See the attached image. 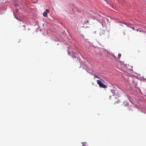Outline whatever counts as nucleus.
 Instances as JSON below:
<instances>
[{"mask_svg":"<svg viewBox=\"0 0 146 146\" xmlns=\"http://www.w3.org/2000/svg\"><path fill=\"white\" fill-rule=\"evenodd\" d=\"M97 83L99 85V86L103 88H107V86L105 84H103L102 82L100 80H98L97 81Z\"/></svg>","mask_w":146,"mask_h":146,"instance_id":"1","label":"nucleus"},{"mask_svg":"<svg viewBox=\"0 0 146 146\" xmlns=\"http://www.w3.org/2000/svg\"><path fill=\"white\" fill-rule=\"evenodd\" d=\"M124 106H129V104L128 103H127L126 102H123Z\"/></svg>","mask_w":146,"mask_h":146,"instance_id":"2","label":"nucleus"},{"mask_svg":"<svg viewBox=\"0 0 146 146\" xmlns=\"http://www.w3.org/2000/svg\"><path fill=\"white\" fill-rule=\"evenodd\" d=\"M47 13L46 12H44L43 13V15L44 17H47Z\"/></svg>","mask_w":146,"mask_h":146,"instance_id":"3","label":"nucleus"},{"mask_svg":"<svg viewBox=\"0 0 146 146\" xmlns=\"http://www.w3.org/2000/svg\"><path fill=\"white\" fill-rule=\"evenodd\" d=\"M82 146H86L87 145L86 143L85 142L82 143Z\"/></svg>","mask_w":146,"mask_h":146,"instance_id":"4","label":"nucleus"},{"mask_svg":"<svg viewBox=\"0 0 146 146\" xmlns=\"http://www.w3.org/2000/svg\"><path fill=\"white\" fill-rule=\"evenodd\" d=\"M121 56V54H119L118 55V57L119 58H120Z\"/></svg>","mask_w":146,"mask_h":146,"instance_id":"5","label":"nucleus"},{"mask_svg":"<svg viewBox=\"0 0 146 146\" xmlns=\"http://www.w3.org/2000/svg\"><path fill=\"white\" fill-rule=\"evenodd\" d=\"M45 12H46L47 13H49V10L48 9H46Z\"/></svg>","mask_w":146,"mask_h":146,"instance_id":"6","label":"nucleus"},{"mask_svg":"<svg viewBox=\"0 0 146 146\" xmlns=\"http://www.w3.org/2000/svg\"><path fill=\"white\" fill-rule=\"evenodd\" d=\"M132 106H130V109H129V110H132V109H131V107H132Z\"/></svg>","mask_w":146,"mask_h":146,"instance_id":"7","label":"nucleus"},{"mask_svg":"<svg viewBox=\"0 0 146 146\" xmlns=\"http://www.w3.org/2000/svg\"><path fill=\"white\" fill-rule=\"evenodd\" d=\"M94 77H96V78H99L97 76H94Z\"/></svg>","mask_w":146,"mask_h":146,"instance_id":"8","label":"nucleus"},{"mask_svg":"<svg viewBox=\"0 0 146 146\" xmlns=\"http://www.w3.org/2000/svg\"><path fill=\"white\" fill-rule=\"evenodd\" d=\"M144 33L145 34V35H146V32H145L144 31Z\"/></svg>","mask_w":146,"mask_h":146,"instance_id":"9","label":"nucleus"},{"mask_svg":"<svg viewBox=\"0 0 146 146\" xmlns=\"http://www.w3.org/2000/svg\"><path fill=\"white\" fill-rule=\"evenodd\" d=\"M23 26V27H24V28H25V27H26V26H25V25H24Z\"/></svg>","mask_w":146,"mask_h":146,"instance_id":"10","label":"nucleus"},{"mask_svg":"<svg viewBox=\"0 0 146 146\" xmlns=\"http://www.w3.org/2000/svg\"><path fill=\"white\" fill-rule=\"evenodd\" d=\"M139 31L138 29H137V31Z\"/></svg>","mask_w":146,"mask_h":146,"instance_id":"11","label":"nucleus"},{"mask_svg":"<svg viewBox=\"0 0 146 146\" xmlns=\"http://www.w3.org/2000/svg\"><path fill=\"white\" fill-rule=\"evenodd\" d=\"M139 31L140 32H141V30H139Z\"/></svg>","mask_w":146,"mask_h":146,"instance_id":"12","label":"nucleus"}]
</instances>
